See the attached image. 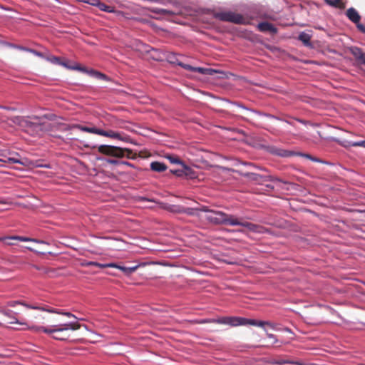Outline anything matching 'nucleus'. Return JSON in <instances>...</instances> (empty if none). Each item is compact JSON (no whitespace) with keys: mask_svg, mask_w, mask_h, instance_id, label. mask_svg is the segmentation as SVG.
<instances>
[{"mask_svg":"<svg viewBox=\"0 0 365 365\" xmlns=\"http://www.w3.org/2000/svg\"><path fill=\"white\" fill-rule=\"evenodd\" d=\"M45 59L51 62L53 64L59 65L61 59L59 57L55 56H46Z\"/></svg>","mask_w":365,"mask_h":365,"instance_id":"nucleus-28","label":"nucleus"},{"mask_svg":"<svg viewBox=\"0 0 365 365\" xmlns=\"http://www.w3.org/2000/svg\"><path fill=\"white\" fill-rule=\"evenodd\" d=\"M200 210L207 212L206 219L213 224L231 226L239 225L255 232H262V227L248 222H241L234 215H228L221 211L211 210L205 206L202 207Z\"/></svg>","mask_w":365,"mask_h":365,"instance_id":"nucleus-1","label":"nucleus"},{"mask_svg":"<svg viewBox=\"0 0 365 365\" xmlns=\"http://www.w3.org/2000/svg\"><path fill=\"white\" fill-rule=\"evenodd\" d=\"M166 158L173 164L182 165L185 170H189V167L187 166L178 157L175 155H168Z\"/></svg>","mask_w":365,"mask_h":365,"instance_id":"nucleus-20","label":"nucleus"},{"mask_svg":"<svg viewBox=\"0 0 365 365\" xmlns=\"http://www.w3.org/2000/svg\"><path fill=\"white\" fill-rule=\"evenodd\" d=\"M150 168L153 171L161 173L166 170L167 166L163 163L154 161L150 163Z\"/></svg>","mask_w":365,"mask_h":365,"instance_id":"nucleus-15","label":"nucleus"},{"mask_svg":"<svg viewBox=\"0 0 365 365\" xmlns=\"http://www.w3.org/2000/svg\"><path fill=\"white\" fill-rule=\"evenodd\" d=\"M27 307L32 309L45 311V312H49V313H58V314L66 316L69 318H73L76 320H83L82 318L78 319V317H76L74 314H73L71 312H57L56 310H55L53 309L48 308L47 307H40V306H27Z\"/></svg>","mask_w":365,"mask_h":365,"instance_id":"nucleus-10","label":"nucleus"},{"mask_svg":"<svg viewBox=\"0 0 365 365\" xmlns=\"http://www.w3.org/2000/svg\"><path fill=\"white\" fill-rule=\"evenodd\" d=\"M20 304V302H18V301H13V302H9L8 305L10 306V307H14L16 304ZM21 304L25 306L27 308H28L27 306H30L29 304H25V303H21ZM29 309H30V308L29 307Z\"/></svg>","mask_w":365,"mask_h":365,"instance_id":"nucleus-38","label":"nucleus"},{"mask_svg":"<svg viewBox=\"0 0 365 365\" xmlns=\"http://www.w3.org/2000/svg\"><path fill=\"white\" fill-rule=\"evenodd\" d=\"M98 150L102 153L118 158L123 157L125 155V151L123 149L115 146L102 145Z\"/></svg>","mask_w":365,"mask_h":365,"instance_id":"nucleus-7","label":"nucleus"},{"mask_svg":"<svg viewBox=\"0 0 365 365\" xmlns=\"http://www.w3.org/2000/svg\"><path fill=\"white\" fill-rule=\"evenodd\" d=\"M1 313L13 320L10 322L11 324H19L18 319L15 317V313L13 311L10 309H2Z\"/></svg>","mask_w":365,"mask_h":365,"instance_id":"nucleus-19","label":"nucleus"},{"mask_svg":"<svg viewBox=\"0 0 365 365\" xmlns=\"http://www.w3.org/2000/svg\"><path fill=\"white\" fill-rule=\"evenodd\" d=\"M0 204H2V205H10L11 202L8 200H6V199L0 198Z\"/></svg>","mask_w":365,"mask_h":365,"instance_id":"nucleus-47","label":"nucleus"},{"mask_svg":"<svg viewBox=\"0 0 365 365\" xmlns=\"http://www.w3.org/2000/svg\"><path fill=\"white\" fill-rule=\"evenodd\" d=\"M81 327V325L77 322H70L62 325H53L48 327L41 326L33 327V329L38 331H43L46 334H53V337L58 340H65L68 335L67 331L68 330H77Z\"/></svg>","mask_w":365,"mask_h":365,"instance_id":"nucleus-2","label":"nucleus"},{"mask_svg":"<svg viewBox=\"0 0 365 365\" xmlns=\"http://www.w3.org/2000/svg\"><path fill=\"white\" fill-rule=\"evenodd\" d=\"M346 16L348 19L354 24H357L360 21L361 16L357 11L354 8H349L346 11Z\"/></svg>","mask_w":365,"mask_h":365,"instance_id":"nucleus-14","label":"nucleus"},{"mask_svg":"<svg viewBox=\"0 0 365 365\" xmlns=\"http://www.w3.org/2000/svg\"><path fill=\"white\" fill-rule=\"evenodd\" d=\"M196 210H197V209H195V208L183 207L182 213H185L188 215H194L195 214Z\"/></svg>","mask_w":365,"mask_h":365,"instance_id":"nucleus-33","label":"nucleus"},{"mask_svg":"<svg viewBox=\"0 0 365 365\" xmlns=\"http://www.w3.org/2000/svg\"><path fill=\"white\" fill-rule=\"evenodd\" d=\"M98 135H103V136H107L110 137L114 139H120V133L115 132L113 130H103L101 129L100 132H98Z\"/></svg>","mask_w":365,"mask_h":365,"instance_id":"nucleus-17","label":"nucleus"},{"mask_svg":"<svg viewBox=\"0 0 365 365\" xmlns=\"http://www.w3.org/2000/svg\"><path fill=\"white\" fill-rule=\"evenodd\" d=\"M106 161L108 163L113 164V165H120V161L118 160L110 159V158L106 159Z\"/></svg>","mask_w":365,"mask_h":365,"instance_id":"nucleus-41","label":"nucleus"},{"mask_svg":"<svg viewBox=\"0 0 365 365\" xmlns=\"http://www.w3.org/2000/svg\"><path fill=\"white\" fill-rule=\"evenodd\" d=\"M88 264L95 265V266L98 267H116V268L122 270L124 273H125L127 274H130L133 273L137 269V266H134V267H124V266L117 265V264H115L114 263L100 264L98 262H91L88 263Z\"/></svg>","mask_w":365,"mask_h":365,"instance_id":"nucleus-8","label":"nucleus"},{"mask_svg":"<svg viewBox=\"0 0 365 365\" xmlns=\"http://www.w3.org/2000/svg\"><path fill=\"white\" fill-rule=\"evenodd\" d=\"M284 330L287 332H291V330L289 328H285Z\"/></svg>","mask_w":365,"mask_h":365,"instance_id":"nucleus-57","label":"nucleus"},{"mask_svg":"<svg viewBox=\"0 0 365 365\" xmlns=\"http://www.w3.org/2000/svg\"><path fill=\"white\" fill-rule=\"evenodd\" d=\"M243 165H247V166H250V167H254V165L250 163H242Z\"/></svg>","mask_w":365,"mask_h":365,"instance_id":"nucleus-56","label":"nucleus"},{"mask_svg":"<svg viewBox=\"0 0 365 365\" xmlns=\"http://www.w3.org/2000/svg\"><path fill=\"white\" fill-rule=\"evenodd\" d=\"M356 24V27L358 28L359 30H360L363 33H365V26L364 25L360 24L359 22Z\"/></svg>","mask_w":365,"mask_h":365,"instance_id":"nucleus-45","label":"nucleus"},{"mask_svg":"<svg viewBox=\"0 0 365 365\" xmlns=\"http://www.w3.org/2000/svg\"><path fill=\"white\" fill-rule=\"evenodd\" d=\"M272 364H278V365H283V364H297V363L294 361L283 360V359L274 360V361H273Z\"/></svg>","mask_w":365,"mask_h":365,"instance_id":"nucleus-31","label":"nucleus"},{"mask_svg":"<svg viewBox=\"0 0 365 365\" xmlns=\"http://www.w3.org/2000/svg\"><path fill=\"white\" fill-rule=\"evenodd\" d=\"M71 70H76V71H79L81 72H83V73H87L88 75V73H89V70L90 69H88L86 68V67H82L78 63H75L74 65H73V67L71 68Z\"/></svg>","mask_w":365,"mask_h":365,"instance_id":"nucleus-30","label":"nucleus"},{"mask_svg":"<svg viewBox=\"0 0 365 365\" xmlns=\"http://www.w3.org/2000/svg\"><path fill=\"white\" fill-rule=\"evenodd\" d=\"M11 156H13L14 158H20V155L18 153H16V152H11Z\"/></svg>","mask_w":365,"mask_h":365,"instance_id":"nucleus-54","label":"nucleus"},{"mask_svg":"<svg viewBox=\"0 0 365 365\" xmlns=\"http://www.w3.org/2000/svg\"><path fill=\"white\" fill-rule=\"evenodd\" d=\"M179 66L185 68V70H187V71H194V67L189 65V64H185V63H183L182 62L180 61L179 64H178Z\"/></svg>","mask_w":365,"mask_h":365,"instance_id":"nucleus-35","label":"nucleus"},{"mask_svg":"<svg viewBox=\"0 0 365 365\" xmlns=\"http://www.w3.org/2000/svg\"><path fill=\"white\" fill-rule=\"evenodd\" d=\"M28 52L29 53H33L34 55L38 56V57H40L41 58H46V56H44V54L40 51H38L36 50H34V49H32V48H29L28 49Z\"/></svg>","mask_w":365,"mask_h":365,"instance_id":"nucleus-34","label":"nucleus"},{"mask_svg":"<svg viewBox=\"0 0 365 365\" xmlns=\"http://www.w3.org/2000/svg\"><path fill=\"white\" fill-rule=\"evenodd\" d=\"M164 13H167L168 11L166 10H163Z\"/></svg>","mask_w":365,"mask_h":365,"instance_id":"nucleus-60","label":"nucleus"},{"mask_svg":"<svg viewBox=\"0 0 365 365\" xmlns=\"http://www.w3.org/2000/svg\"><path fill=\"white\" fill-rule=\"evenodd\" d=\"M120 164L121 165H128V166H130V167H133V165L128 162V161H120Z\"/></svg>","mask_w":365,"mask_h":365,"instance_id":"nucleus-51","label":"nucleus"},{"mask_svg":"<svg viewBox=\"0 0 365 365\" xmlns=\"http://www.w3.org/2000/svg\"><path fill=\"white\" fill-rule=\"evenodd\" d=\"M210 322L215 324L230 325L231 327L247 326L250 324V319L240 317L212 318Z\"/></svg>","mask_w":365,"mask_h":365,"instance_id":"nucleus-5","label":"nucleus"},{"mask_svg":"<svg viewBox=\"0 0 365 365\" xmlns=\"http://www.w3.org/2000/svg\"><path fill=\"white\" fill-rule=\"evenodd\" d=\"M325 1L327 4L332 5V6H336L339 1V0H325Z\"/></svg>","mask_w":365,"mask_h":365,"instance_id":"nucleus-46","label":"nucleus"},{"mask_svg":"<svg viewBox=\"0 0 365 365\" xmlns=\"http://www.w3.org/2000/svg\"><path fill=\"white\" fill-rule=\"evenodd\" d=\"M269 152L273 155L283 157V158L295 155V154H296V153H294L293 151H289V150H284V149L274 147V146L270 147Z\"/></svg>","mask_w":365,"mask_h":365,"instance_id":"nucleus-11","label":"nucleus"},{"mask_svg":"<svg viewBox=\"0 0 365 365\" xmlns=\"http://www.w3.org/2000/svg\"><path fill=\"white\" fill-rule=\"evenodd\" d=\"M11 151L7 149H0V162L9 164H26L27 160L26 158H14L13 156H11Z\"/></svg>","mask_w":365,"mask_h":365,"instance_id":"nucleus-6","label":"nucleus"},{"mask_svg":"<svg viewBox=\"0 0 365 365\" xmlns=\"http://www.w3.org/2000/svg\"><path fill=\"white\" fill-rule=\"evenodd\" d=\"M350 51L354 58L359 63L365 65V53L360 48L351 47Z\"/></svg>","mask_w":365,"mask_h":365,"instance_id":"nucleus-13","label":"nucleus"},{"mask_svg":"<svg viewBox=\"0 0 365 365\" xmlns=\"http://www.w3.org/2000/svg\"><path fill=\"white\" fill-rule=\"evenodd\" d=\"M212 320V319H207L202 321V323H212V322H210Z\"/></svg>","mask_w":365,"mask_h":365,"instance_id":"nucleus-55","label":"nucleus"},{"mask_svg":"<svg viewBox=\"0 0 365 365\" xmlns=\"http://www.w3.org/2000/svg\"><path fill=\"white\" fill-rule=\"evenodd\" d=\"M206 69L207 68H202V67H194V72H197L199 73L205 75L206 73Z\"/></svg>","mask_w":365,"mask_h":365,"instance_id":"nucleus-36","label":"nucleus"},{"mask_svg":"<svg viewBox=\"0 0 365 365\" xmlns=\"http://www.w3.org/2000/svg\"><path fill=\"white\" fill-rule=\"evenodd\" d=\"M97 7L101 11H106L108 13H113L115 11V9L113 6H108L102 1H100V3L98 4Z\"/></svg>","mask_w":365,"mask_h":365,"instance_id":"nucleus-22","label":"nucleus"},{"mask_svg":"<svg viewBox=\"0 0 365 365\" xmlns=\"http://www.w3.org/2000/svg\"><path fill=\"white\" fill-rule=\"evenodd\" d=\"M26 248L27 250H30V251L33 252H35V253L38 254V255H46V252H38V251H37V250H34V248H32V247H26Z\"/></svg>","mask_w":365,"mask_h":365,"instance_id":"nucleus-44","label":"nucleus"},{"mask_svg":"<svg viewBox=\"0 0 365 365\" xmlns=\"http://www.w3.org/2000/svg\"><path fill=\"white\" fill-rule=\"evenodd\" d=\"M9 46L12 47V48H16V49H19V50H21V51H27V52H28V49H29V48L22 46H18V45L12 44V43H10Z\"/></svg>","mask_w":365,"mask_h":365,"instance_id":"nucleus-37","label":"nucleus"},{"mask_svg":"<svg viewBox=\"0 0 365 365\" xmlns=\"http://www.w3.org/2000/svg\"><path fill=\"white\" fill-rule=\"evenodd\" d=\"M171 173L178 176H180L182 175V171L180 170H172Z\"/></svg>","mask_w":365,"mask_h":365,"instance_id":"nucleus-50","label":"nucleus"},{"mask_svg":"<svg viewBox=\"0 0 365 365\" xmlns=\"http://www.w3.org/2000/svg\"><path fill=\"white\" fill-rule=\"evenodd\" d=\"M168 210L173 213H182L183 207L181 205H170Z\"/></svg>","mask_w":365,"mask_h":365,"instance_id":"nucleus-29","label":"nucleus"},{"mask_svg":"<svg viewBox=\"0 0 365 365\" xmlns=\"http://www.w3.org/2000/svg\"><path fill=\"white\" fill-rule=\"evenodd\" d=\"M232 104H234L235 106H237L239 108H241L245 109L246 110H249V111H250L252 113H256L257 115H263V113L262 112L258 111L257 110L249 108L246 107L245 106H244L242 103H237V102H233Z\"/></svg>","mask_w":365,"mask_h":365,"instance_id":"nucleus-27","label":"nucleus"},{"mask_svg":"<svg viewBox=\"0 0 365 365\" xmlns=\"http://www.w3.org/2000/svg\"><path fill=\"white\" fill-rule=\"evenodd\" d=\"M166 58L170 63L178 65L180 61L177 54L175 53H169L166 56Z\"/></svg>","mask_w":365,"mask_h":365,"instance_id":"nucleus-23","label":"nucleus"},{"mask_svg":"<svg viewBox=\"0 0 365 365\" xmlns=\"http://www.w3.org/2000/svg\"><path fill=\"white\" fill-rule=\"evenodd\" d=\"M257 29L261 32H269L270 34H277V28L271 23L267 21L260 22L257 25Z\"/></svg>","mask_w":365,"mask_h":365,"instance_id":"nucleus-12","label":"nucleus"},{"mask_svg":"<svg viewBox=\"0 0 365 365\" xmlns=\"http://www.w3.org/2000/svg\"><path fill=\"white\" fill-rule=\"evenodd\" d=\"M31 267L36 270L41 271L43 274H49L51 272H54V271L51 269L45 267H41L36 264H31Z\"/></svg>","mask_w":365,"mask_h":365,"instance_id":"nucleus-24","label":"nucleus"},{"mask_svg":"<svg viewBox=\"0 0 365 365\" xmlns=\"http://www.w3.org/2000/svg\"><path fill=\"white\" fill-rule=\"evenodd\" d=\"M250 322L249 325L262 327V328L264 329V330L265 331H267L265 326H268L272 329L275 330V331L280 330V328L279 327V324H278L272 323V322H269V321H257V320H255V319H250V322Z\"/></svg>","mask_w":365,"mask_h":365,"instance_id":"nucleus-9","label":"nucleus"},{"mask_svg":"<svg viewBox=\"0 0 365 365\" xmlns=\"http://www.w3.org/2000/svg\"><path fill=\"white\" fill-rule=\"evenodd\" d=\"M59 65H60V66H63V67H65V68H68V69H70V70H71V68L73 67V65H72V66H71V65H70V64L68 63V61H61V62H60V64H59Z\"/></svg>","mask_w":365,"mask_h":365,"instance_id":"nucleus-40","label":"nucleus"},{"mask_svg":"<svg viewBox=\"0 0 365 365\" xmlns=\"http://www.w3.org/2000/svg\"><path fill=\"white\" fill-rule=\"evenodd\" d=\"M311 36L309 34L302 32L299 35V40L301 41L305 46H310Z\"/></svg>","mask_w":365,"mask_h":365,"instance_id":"nucleus-21","label":"nucleus"},{"mask_svg":"<svg viewBox=\"0 0 365 365\" xmlns=\"http://www.w3.org/2000/svg\"><path fill=\"white\" fill-rule=\"evenodd\" d=\"M298 121H299L302 123H304V122L303 120H298Z\"/></svg>","mask_w":365,"mask_h":365,"instance_id":"nucleus-58","label":"nucleus"},{"mask_svg":"<svg viewBox=\"0 0 365 365\" xmlns=\"http://www.w3.org/2000/svg\"><path fill=\"white\" fill-rule=\"evenodd\" d=\"M262 115H266L267 117H269V118H276L277 120H280V118H276L275 116L272 115H269V114H265V113H263ZM281 121H283V119H281Z\"/></svg>","mask_w":365,"mask_h":365,"instance_id":"nucleus-52","label":"nucleus"},{"mask_svg":"<svg viewBox=\"0 0 365 365\" xmlns=\"http://www.w3.org/2000/svg\"><path fill=\"white\" fill-rule=\"evenodd\" d=\"M266 334H267V336L269 339H273V343L275 344L278 341L277 337L275 335L272 334H270V333H268L266 331Z\"/></svg>","mask_w":365,"mask_h":365,"instance_id":"nucleus-43","label":"nucleus"},{"mask_svg":"<svg viewBox=\"0 0 365 365\" xmlns=\"http://www.w3.org/2000/svg\"><path fill=\"white\" fill-rule=\"evenodd\" d=\"M7 237H0V241H4L6 245H11V243L9 242L10 239H8Z\"/></svg>","mask_w":365,"mask_h":365,"instance_id":"nucleus-48","label":"nucleus"},{"mask_svg":"<svg viewBox=\"0 0 365 365\" xmlns=\"http://www.w3.org/2000/svg\"><path fill=\"white\" fill-rule=\"evenodd\" d=\"M88 75L96 78L102 79L107 81H110V78L106 75L94 69H90Z\"/></svg>","mask_w":365,"mask_h":365,"instance_id":"nucleus-18","label":"nucleus"},{"mask_svg":"<svg viewBox=\"0 0 365 365\" xmlns=\"http://www.w3.org/2000/svg\"><path fill=\"white\" fill-rule=\"evenodd\" d=\"M7 238L10 239V240H19V241H21V242H33V241H36V239H34V238H30V237H22V236H16V235L9 236Z\"/></svg>","mask_w":365,"mask_h":365,"instance_id":"nucleus-26","label":"nucleus"},{"mask_svg":"<svg viewBox=\"0 0 365 365\" xmlns=\"http://www.w3.org/2000/svg\"><path fill=\"white\" fill-rule=\"evenodd\" d=\"M14 122L19 123L21 126L36 130H41L45 127L44 123L41 121V118L36 115L32 117L18 116L14 118Z\"/></svg>","mask_w":365,"mask_h":365,"instance_id":"nucleus-3","label":"nucleus"},{"mask_svg":"<svg viewBox=\"0 0 365 365\" xmlns=\"http://www.w3.org/2000/svg\"><path fill=\"white\" fill-rule=\"evenodd\" d=\"M218 72L219 71L215 69L207 68L205 75L212 76Z\"/></svg>","mask_w":365,"mask_h":365,"instance_id":"nucleus-39","label":"nucleus"},{"mask_svg":"<svg viewBox=\"0 0 365 365\" xmlns=\"http://www.w3.org/2000/svg\"><path fill=\"white\" fill-rule=\"evenodd\" d=\"M245 176H246V177H249V178H250V177H252V179H254V180H256V179H257V178H256L257 175H256V174H254V173H245Z\"/></svg>","mask_w":365,"mask_h":365,"instance_id":"nucleus-49","label":"nucleus"},{"mask_svg":"<svg viewBox=\"0 0 365 365\" xmlns=\"http://www.w3.org/2000/svg\"><path fill=\"white\" fill-rule=\"evenodd\" d=\"M284 121H285L287 123H288V124H291V123H290V122H289V121H287V120H284Z\"/></svg>","mask_w":365,"mask_h":365,"instance_id":"nucleus-59","label":"nucleus"},{"mask_svg":"<svg viewBox=\"0 0 365 365\" xmlns=\"http://www.w3.org/2000/svg\"><path fill=\"white\" fill-rule=\"evenodd\" d=\"M214 17L222 21L234 23L236 24H246L247 20L240 14L233 11L215 12Z\"/></svg>","mask_w":365,"mask_h":365,"instance_id":"nucleus-4","label":"nucleus"},{"mask_svg":"<svg viewBox=\"0 0 365 365\" xmlns=\"http://www.w3.org/2000/svg\"><path fill=\"white\" fill-rule=\"evenodd\" d=\"M73 128H78V130L87 133H95L98 135V132H100L101 129L96 128L95 127H88L83 126L81 125H74Z\"/></svg>","mask_w":365,"mask_h":365,"instance_id":"nucleus-16","label":"nucleus"},{"mask_svg":"<svg viewBox=\"0 0 365 365\" xmlns=\"http://www.w3.org/2000/svg\"><path fill=\"white\" fill-rule=\"evenodd\" d=\"M349 145L353 146V147H364L365 148V140L349 142Z\"/></svg>","mask_w":365,"mask_h":365,"instance_id":"nucleus-32","label":"nucleus"},{"mask_svg":"<svg viewBox=\"0 0 365 365\" xmlns=\"http://www.w3.org/2000/svg\"><path fill=\"white\" fill-rule=\"evenodd\" d=\"M295 155H299V156H302V157H304L306 158H308L309 160H311L312 161H314V162H317V163H324V164H327V163L324 161V160H322L317 158H315V157H313L309 154H306V153H298L295 154Z\"/></svg>","mask_w":365,"mask_h":365,"instance_id":"nucleus-25","label":"nucleus"},{"mask_svg":"<svg viewBox=\"0 0 365 365\" xmlns=\"http://www.w3.org/2000/svg\"><path fill=\"white\" fill-rule=\"evenodd\" d=\"M33 242L39 243V244H46V245H48V243H47L46 241L40 240H37V239H36V241H33Z\"/></svg>","mask_w":365,"mask_h":365,"instance_id":"nucleus-53","label":"nucleus"},{"mask_svg":"<svg viewBox=\"0 0 365 365\" xmlns=\"http://www.w3.org/2000/svg\"><path fill=\"white\" fill-rule=\"evenodd\" d=\"M100 0H88V1H84V2L86 3H88L92 6H98V4L100 3Z\"/></svg>","mask_w":365,"mask_h":365,"instance_id":"nucleus-42","label":"nucleus"}]
</instances>
